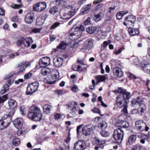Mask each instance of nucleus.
<instances>
[{"label": "nucleus", "mask_w": 150, "mask_h": 150, "mask_svg": "<svg viewBox=\"0 0 150 150\" xmlns=\"http://www.w3.org/2000/svg\"><path fill=\"white\" fill-rule=\"evenodd\" d=\"M115 92L121 93L117 97L116 105L118 108H122L127 104L126 99L130 98V93L127 92L125 89L121 88L116 90Z\"/></svg>", "instance_id": "1"}, {"label": "nucleus", "mask_w": 150, "mask_h": 150, "mask_svg": "<svg viewBox=\"0 0 150 150\" xmlns=\"http://www.w3.org/2000/svg\"><path fill=\"white\" fill-rule=\"evenodd\" d=\"M28 115L30 119L35 121H38L41 119L42 113L39 108L33 105L30 107Z\"/></svg>", "instance_id": "2"}, {"label": "nucleus", "mask_w": 150, "mask_h": 150, "mask_svg": "<svg viewBox=\"0 0 150 150\" xmlns=\"http://www.w3.org/2000/svg\"><path fill=\"white\" fill-rule=\"evenodd\" d=\"M85 29L83 25H81L76 28L74 31L70 34L69 39L72 40H74L78 39L80 36L81 31H85Z\"/></svg>", "instance_id": "3"}, {"label": "nucleus", "mask_w": 150, "mask_h": 150, "mask_svg": "<svg viewBox=\"0 0 150 150\" xmlns=\"http://www.w3.org/2000/svg\"><path fill=\"white\" fill-rule=\"evenodd\" d=\"M15 113V110H11L8 114L4 115L1 117L3 124L5 128L7 127L10 125L12 121L11 117Z\"/></svg>", "instance_id": "4"}, {"label": "nucleus", "mask_w": 150, "mask_h": 150, "mask_svg": "<svg viewBox=\"0 0 150 150\" xmlns=\"http://www.w3.org/2000/svg\"><path fill=\"white\" fill-rule=\"evenodd\" d=\"M124 135L123 130L121 128H118L114 130L112 137L117 142L120 143L122 141Z\"/></svg>", "instance_id": "5"}, {"label": "nucleus", "mask_w": 150, "mask_h": 150, "mask_svg": "<svg viewBox=\"0 0 150 150\" xmlns=\"http://www.w3.org/2000/svg\"><path fill=\"white\" fill-rule=\"evenodd\" d=\"M135 127L136 128L141 131L145 130L147 131L149 127L147 125L146 123L142 120H140L135 122Z\"/></svg>", "instance_id": "6"}, {"label": "nucleus", "mask_w": 150, "mask_h": 150, "mask_svg": "<svg viewBox=\"0 0 150 150\" xmlns=\"http://www.w3.org/2000/svg\"><path fill=\"white\" fill-rule=\"evenodd\" d=\"M39 84L37 82H35L29 84L27 88V94L30 95L33 93L38 89Z\"/></svg>", "instance_id": "7"}, {"label": "nucleus", "mask_w": 150, "mask_h": 150, "mask_svg": "<svg viewBox=\"0 0 150 150\" xmlns=\"http://www.w3.org/2000/svg\"><path fill=\"white\" fill-rule=\"evenodd\" d=\"M95 129V127L91 124H89L84 126L82 129L83 134L85 136L90 135Z\"/></svg>", "instance_id": "8"}, {"label": "nucleus", "mask_w": 150, "mask_h": 150, "mask_svg": "<svg viewBox=\"0 0 150 150\" xmlns=\"http://www.w3.org/2000/svg\"><path fill=\"white\" fill-rule=\"evenodd\" d=\"M47 7L46 4L44 2L35 4L33 6V10L35 11L40 12L45 10Z\"/></svg>", "instance_id": "9"}, {"label": "nucleus", "mask_w": 150, "mask_h": 150, "mask_svg": "<svg viewBox=\"0 0 150 150\" xmlns=\"http://www.w3.org/2000/svg\"><path fill=\"white\" fill-rule=\"evenodd\" d=\"M136 20V18L135 16L132 15H129L126 17L123 24L126 26L132 25L134 24Z\"/></svg>", "instance_id": "10"}, {"label": "nucleus", "mask_w": 150, "mask_h": 150, "mask_svg": "<svg viewBox=\"0 0 150 150\" xmlns=\"http://www.w3.org/2000/svg\"><path fill=\"white\" fill-rule=\"evenodd\" d=\"M78 103L76 102H69L67 105L68 107V110L71 114L72 115L75 114L77 111L75 105H77Z\"/></svg>", "instance_id": "11"}, {"label": "nucleus", "mask_w": 150, "mask_h": 150, "mask_svg": "<svg viewBox=\"0 0 150 150\" xmlns=\"http://www.w3.org/2000/svg\"><path fill=\"white\" fill-rule=\"evenodd\" d=\"M86 147L85 142L82 141H78L74 144V149L76 150H83Z\"/></svg>", "instance_id": "12"}, {"label": "nucleus", "mask_w": 150, "mask_h": 150, "mask_svg": "<svg viewBox=\"0 0 150 150\" xmlns=\"http://www.w3.org/2000/svg\"><path fill=\"white\" fill-rule=\"evenodd\" d=\"M50 59L49 57H44L40 59L39 62V64L41 67H44L49 65L50 63Z\"/></svg>", "instance_id": "13"}, {"label": "nucleus", "mask_w": 150, "mask_h": 150, "mask_svg": "<svg viewBox=\"0 0 150 150\" xmlns=\"http://www.w3.org/2000/svg\"><path fill=\"white\" fill-rule=\"evenodd\" d=\"M51 75L53 79V80L48 81V83L50 84H53L56 81V79L59 77V73L57 70H54L52 71L51 73Z\"/></svg>", "instance_id": "14"}, {"label": "nucleus", "mask_w": 150, "mask_h": 150, "mask_svg": "<svg viewBox=\"0 0 150 150\" xmlns=\"http://www.w3.org/2000/svg\"><path fill=\"white\" fill-rule=\"evenodd\" d=\"M94 40L92 38H89L85 41L84 43L83 47L86 49L89 50L93 47Z\"/></svg>", "instance_id": "15"}, {"label": "nucleus", "mask_w": 150, "mask_h": 150, "mask_svg": "<svg viewBox=\"0 0 150 150\" xmlns=\"http://www.w3.org/2000/svg\"><path fill=\"white\" fill-rule=\"evenodd\" d=\"M14 125L18 129H21L23 125V120L22 118H18L15 119L13 122Z\"/></svg>", "instance_id": "16"}, {"label": "nucleus", "mask_w": 150, "mask_h": 150, "mask_svg": "<svg viewBox=\"0 0 150 150\" xmlns=\"http://www.w3.org/2000/svg\"><path fill=\"white\" fill-rule=\"evenodd\" d=\"M105 12L103 10H101L98 13L94 14V21L97 22L101 20L104 16Z\"/></svg>", "instance_id": "17"}, {"label": "nucleus", "mask_w": 150, "mask_h": 150, "mask_svg": "<svg viewBox=\"0 0 150 150\" xmlns=\"http://www.w3.org/2000/svg\"><path fill=\"white\" fill-rule=\"evenodd\" d=\"M113 73L114 76L120 78L123 76V72L121 69L119 67H116L114 68L113 70Z\"/></svg>", "instance_id": "18"}, {"label": "nucleus", "mask_w": 150, "mask_h": 150, "mask_svg": "<svg viewBox=\"0 0 150 150\" xmlns=\"http://www.w3.org/2000/svg\"><path fill=\"white\" fill-rule=\"evenodd\" d=\"M53 62L54 66L58 67H60L62 64L63 59L61 57H56L54 59Z\"/></svg>", "instance_id": "19"}, {"label": "nucleus", "mask_w": 150, "mask_h": 150, "mask_svg": "<svg viewBox=\"0 0 150 150\" xmlns=\"http://www.w3.org/2000/svg\"><path fill=\"white\" fill-rule=\"evenodd\" d=\"M33 42L31 37H28L25 38H23V44L26 47H28L30 46L31 44Z\"/></svg>", "instance_id": "20"}, {"label": "nucleus", "mask_w": 150, "mask_h": 150, "mask_svg": "<svg viewBox=\"0 0 150 150\" xmlns=\"http://www.w3.org/2000/svg\"><path fill=\"white\" fill-rule=\"evenodd\" d=\"M25 21L28 24H30L33 21L34 16L31 13H28L25 16Z\"/></svg>", "instance_id": "21"}, {"label": "nucleus", "mask_w": 150, "mask_h": 150, "mask_svg": "<svg viewBox=\"0 0 150 150\" xmlns=\"http://www.w3.org/2000/svg\"><path fill=\"white\" fill-rule=\"evenodd\" d=\"M138 109V113L141 115H143L146 112V107L144 104L141 103Z\"/></svg>", "instance_id": "22"}, {"label": "nucleus", "mask_w": 150, "mask_h": 150, "mask_svg": "<svg viewBox=\"0 0 150 150\" xmlns=\"http://www.w3.org/2000/svg\"><path fill=\"white\" fill-rule=\"evenodd\" d=\"M91 6V4L85 5L81 9V13L83 14H85L88 13L90 11Z\"/></svg>", "instance_id": "23"}, {"label": "nucleus", "mask_w": 150, "mask_h": 150, "mask_svg": "<svg viewBox=\"0 0 150 150\" xmlns=\"http://www.w3.org/2000/svg\"><path fill=\"white\" fill-rule=\"evenodd\" d=\"M117 124H119V125L118 126L121 127V128H125L128 127L129 126V124L128 122L126 121L122 120L118 121Z\"/></svg>", "instance_id": "24"}, {"label": "nucleus", "mask_w": 150, "mask_h": 150, "mask_svg": "<svg viewBox=\"0 0 150 150\" xmlns=\"http://www.w3.org/2000/svg\"><path fill=\"white\" fill-rule=\"evenodd\" d=\"M45 19L44 16H40L38 17L36 20V24L38 25H40L43 24Z\"/></svg>", "instance_id": "25"}, {"label": "nucleus", "mask_w": 150, "mask_h": 150, "mask_svg": "<svg viewBox=\"0 0 150 150\" xmlns=\"http://www.w3.org/2000/svg\"><path fill=\"white\" fill-rule=\"evenodd\" d=\"M41 70V73L44 76H46L51 72V70L49 68L44 67Z\"/></svg>", "instance_id": "26"}, {"label": "nucleus", "mask_w": 150, "mask_h": 150, "mask_svg": "<svg viewBox=\"0 0 150 150\" xmlns=\"http://www.w3.org/2000/svg\"><path fill=\"white\" fill-rule=\"evenodd\" d=\"M96 143L98 145L101 146V149H103L104 146V144L106 143V141L105 140L100 139H95Z\"/></svg>", "instance_id": "27"}, {"label": "nucleus", "mask_w": 150, "mask_h": 150, "mask_svg": "<svg viewBox=\"0 0 150 150\" xmlns=\"http://www.w3.org/2000/svg\"><path fill=\"white\" fill-rule=\"evenodd\" d=\"M9 106L11 108H14L16 107L17 103L16 101L12 99L9 100L8 102Z\"/></svg>", "instance_id": "28"}, {"label": "nucleus", "mask_w": 150, "mask_h": 150, "mask_svg": "<svg viewBox=\"0 0 150 150\" xmlns=\"http://www.w3.org/2000/svg\"><path fill=\"white\" fill-rule=\"evenodd\" d=\"M128 31L131 36H134L138 34L139 33V32L137 29L129 28L128 29Z\"/></svg>", "instance_id": "29"}, {"label": "nucleus", "mask_w": 150, "mask_h": 150, "mask_svg": "<svg viewBox=\"0 0 150 150\" xmlns=\"http://www.w3.org/2000/svg\"><path fill=\"white\" fill-rule=\"evenodd\" d=\"M142 69L144 72L150 74V64H144L142 67Z\"/></svg>", "instance_id": "30"}, {"label": "nucleus", "mask_w": 150, "mask_h": 150, "mask_svg": "<svg viewBox=\"0 0 150 150\" xmlns=\"http://www.w3.org/2000/svg\"><path fill=\"white\" fill-rule=\"evenodd\" d=\"M97 28L96 26H90L86 29V32L88 33L92 34L96 31Z\"/></svg>", "instance_id": "31"}, {"label": "nucleus", "mask_w": 150, "mask_h": 150, "mask_svg": "<svg viewBox=\"0 0 150 150\" xmlns=\"http://www.w3.org/2000/svg\"><path fill=\"white\" fill-rule=\"evenodd\" d=\"M108 78V75L107 74H105L104 75H98L96 76V79L99 81H104Z\"/></svg>", "instance_id": "32"}, {"label": "nucleus", "mask_w": 150, "mask_h": 150, "mask_svg": "<svg viewBox=\"0 0 150 150\" xmlns=\"http://www.w3.org/2000/svg\"><path fill=\"white\" fill-rule=\"evenodd\" d=\"M137 136L135 135L132 134L130 136L128 139V142L130 144L134 143L136 140Z\"/></svg>", "instance_id": "33"}, {"label": "nucleus", "mask_w": 150, "mask_h": 150, "mask_svg": "<svg viewBox=\"0 0 150 150\" xmlns=\"http://www.w3.org/2000/svg\"><path fill=\"white\" fill-rule=\"evenodd\" d=\"M69 14L70 15V17L66 18H71L72 16H74L75 13V8L72 6H70L69 7Z\"/></svg>", "instance_id": "34"}, {"label": "nucleus", "mask_w": 150, "mask_h": 150, "mask_svg": "<svg viewBox=\"0 0 150 150\" xmlns=\"http://www.w3.org/2000/svg\"><path fill=\"white\" fill-rule=\"evenodd\" d=\"M128 12V11H122L120 12H118L117 14L116 17L119 20L121 19L123 16L126 14Z\"/></svg>", "instance_id": "35"}, {"label": "nucleus", "mask_w": 150, "mask_h": 150, "mask_svg": "<svg viewBox=\"0 0 150 150\" xmlns=\"http://www.w3.org/2000/svg\"><path fill=\"white\" fill-rule=\"evenodd\" d=\"M51 107V106L48 105H45L43 108L44 112L46 113H49L50 112Z\"/></svg>", "instance_id": "36"}, {"label": "nucleus", "mask_w": 150, "mask_h": 150, "mask_svg": "<svg viewBox=\"0 0 150 150\" xmlns=\"http://www.w3.org/2000/svg\"><path fill=\"white\" fill-rule=\"evenodd\" d=\"M20 143V139L16 137H14L12 140V143L13 145L15 146H18Z\"/></svg>", "instance_id": "37"}, {"label": "nucleus", "mask_w": 150, "mask_h": 150, "mask_svg": "<svg viewBox=\"0 0 150 150\" xmlns=\"http://www.w3.org/2000/svg\"><path fill=\"white\" fill-rule=\"evenodd\" d=\"M58 9L56 6L51 8L49 10V12L52 15H54L58 11Z\"/></svg>", "instance_id": "38"}, {"label": "nucleus", "mask_w": 150, "mask_h": 150, "mask_svg": "<svg viewBox=\"0 0 150 150\" xmlns=\"http://www.w3.org/2000/svg\"><path fill=\"white\" fill-rule=\"evenodd\" d=\"M100 133L101 136L104 137H108L110 134L108 132L104 130L101 131Z\"/></svg>", "instance_id": "39"}, {"label": "nucleus", "mask_w": 150, "mask_h": 150, "mask_svg": "<svg viewBox=\"0 0 150 150\" xmlns=\"http://www.w3.org/2000/svg\"><path fill=\"white\" fill-rule=\"evenodd\" d=\"M99 127L101 129H105L107 128L108 125L105 121H103L99 124Z\"/></svg>", "instance_id": "40"}, {"label": "nucleus", "mask_w": 150, "mask_h": 150, "mask_svg": "<svg viewBox=\"0 0 150 150\" xmlns=\"http://www.w3.org/2000/svg\"><path fill=\"white\" fill-rule=\"evenodd\" d=\"M20 110L21 114L24 115L26 113V108L25 106L23 105L20 108Z\"/></svg>", "instance_id": "41"}, {"label": "nucleus", "mask_w": 150, "mask_h": 150, "mask_svg": "<svg viewBox=\"0 0 150 150\" xmlns=\"http://www.w3.org/2000/svg\"><path fill=\"white\" fill-rule=\"evenodd\" d=\"M132 105L133 106H135L136 105H138L139 104V102L135 99H132L131 101Z\"/></svg>", "instance_id": "42"}, {"label": "nucleus", "mask_w": 150, "mask_h": 150, "mask_svg": "<svg viewBox=\"0 0 150 150\" xmlns=\"http://www.w3.org/2000/svg\"><path fill=\"white\" fill-rule=\"evenodd\" d=\"M91 21V17H88L84 21L83 24L85 25H90Z\"/></svg>", "instance_id": "43"}, {"label": "nucleus", "mask_w": 150, "mask_h": 150, "mask_svg": "<svg viewBox=\"0 0 150 150\" xmlns=\"http://www.w3.org/2000/svg\"><path fill=\"white\" fill-rule=\"evenodd\" d=\"M123 108L122 109V110L121 112H123V113L125 115H127L128 113L127 110V104L125 105V106H123Z\"/></svg>", "instance_id": "44"}, {"label": "nucleus", "mask_w": 150, "mask_h": 150, "mask_svg": "<svg viewBox=\"0 0 150 150\" xmlns=\"http://www.w3.org/2000/svg\"><path fill=\"white\" fill-rule=\"evenodd\" d=\"M66 47V44L64 42H62L57 47L58 48L61 49H64Z\"/></svg>", "instance_id": "45"}, {"label": "nucleus", "mask_w": 150, "mask_h": 150, "mask_svg": "<svg viewBox=\"0 0 150 150\" xmlns=\"http://www.w3.org/2000/svg\"><path fill=\"white\" fill-rule=\"evenodd\" d=\"M7 95H4L2 97H0V103L4 102L7 100Z\"/></svg>", "instance_id": "46"}, {"label": "nucleus", "mask_w": 150, "mask_h": 150, "mask_svg": "<svg viewBox=\"0 0 150 150\" xmlns=\"http://www.w3.org/2000/svg\"><path fill=\"white\" fill-rule=\"evenodd\" d=\"M10 81H11L10 80H8V83L9 85H8L7 84H6L3 87V88H4L5 90V91H7L9 89V86H10Z\"/></svg>", "instance_id": "47"}, {"label": "nucleus", "mask_w": 150, "mask_h": 150, "mask_svg": "<svg viewBox=\"0 0 150 150\" xmlns=\"http://www.w3.org/2000/svg\"><path fill=\"white\" fill-rule=\"evenodd\" d=\"M140 149V146L139 145L137 144L133 146L131 150H139Z\"/></svg>", "instance_id": "48"}, {"label": "nucleus", "mask_w": 150, "mask_h": 150, "mask_svg": "<svg viewBox=\"0 0 150 150\" xmlns=\"http://www.w3.org/2000/svg\"><path fill=\"white\" fill-rule=\"evenodd\" d=\"M26 63L25 61L22 62L17 65V67H25Z\"/></svg>", "instance_id": "49"}, {"label": "nucleus", "mask_w": 150, "mask_h": 150, "mask_svg": "<svg viewBox=\"0 0 150 150\" xmlns=\"http://www.w3.org/2000/svg\"><path fill=\"white\" fill-rule=\"evenodd\" d=\"M14 74H10L7 75H6L4 77V79L6 80L8 79L13 76Z\"/></svg>", "instance_id": "50"}, {"label": "nucleus", "mask_w": 150, "mask_h": 150, "mask_svg": "<svg viewBox=\"0 0 150 150\" xmlns=\"http://www.w3.org/2000/svg\"><path fill=\"white\" fill-rule=\"evenodd\" d=\"M23 38H22L18 40L16 42V44L17 45H20L22 43H23Z\"/></svg>", "instance_id": "51"}, {"label": "nucleus", "mask_w": 150, "mask_h": 150, "mask_svg": "<svg viewBox=\"0 0 150 150\" xmlns=\"http://www.w3.org/2000/svg\"><path fill=\"white\" fill-rule=\"evenodd\" d=\"M124 48L123 47H121L118 50L115 52V53L116 55L118 54H120L122 51L124 50Z\"/></svg>", "instance_id": "52"}, {"label": "nucleus", "mask_w": 150, "mask_h": 150, "mask_svg": "<svg viewBox=\"0 0 150 150\" xmlns=\"http://www.w3.org/2000/svg\"><path fill=\"white\" fill-rule=\"evenodd\" d=\"M32 74V73L30 72L28 73L24 76V78L25 79H29L31 76Z\"/></svg>", "instance_id": "53"}, {"label": "nucleus", "mask_w": 150, "mask_h": 150, "mask_svg": "<svg viewBox=\"0 0 150 150\" xmlns=\"http://www.w3.org/2000/svg\"><path fill=\"white\" fill-rule=\"evenodd\" d=\"M72 90L74 92H76L78 91V89L77 86L76 85L74 86L72 88Z\"/></svg>", "instance_id": "54"}, {"label": "nucleus", "mask_w": 150, "mask_h": 150, "mask_svg": "<svg viewBox=\"0 0 150 150\" xmlns=\"http://www.w3.org/2000/svg\"><path fill=\"white\" fill-rule=\"evenodd\" d=\"M60 24L59 23L57 22L54 23V24L52 25L51 26V28L52 29H53L54 28L56 27H57L59 25V24Z\"/></svg>", "instance_id": "55"}, {"label": "nucleus", "mask_w": 150, "mask_h": 150, "mask_svg": "<svg viewBox=\"0 0 150 150\" xmlns=\"http://www.w3.org/2000/svg\"><path fill=\"white\" fill-rule=\"evenodd\" d=\"M21 6V5H20L12 4L11 6V7L13 8H19Z\"/></svg>", "instance_id": "56"}, {"label": "nucleus", "mask_w": 150, "mask_h": 150, "mask_svg": "<svg viewBox=\"0 0 150 150\" xmlns=\"http://www.w3.org/2000/svg\"><path fill=\"white\" fill-rule=\"evenodd\" d=\"M18 55V53L16 52L11 54L9 56V58H10L13 59L14 57L15 56H17Z\"/></svg>", "instance_id": "57"}, {"label": "nucleus", "mask_w": 150, "mask_h": 150, "mask_svg": "<svg viewBox=\"0 0 150 150\" xmlns=\"http://www.w3.org/2000/svg\"><path fill=\"white\" fill-rule=\"evenodd\" d=\"M93 111L94 113H98L100 114L101 113L100 111L97 108H94L93 110Z\"/></svg>", "instance_id": "58"}, {"label": "nucleus", "mask_w": 150, "mask_h": 150, "mask_svg": "<svg viewBox=\"0 0 150 150\" xmlns=\"http://www.w3.org/2000/svg\"><path fill=\"white\" fill-rule=\"evenodd\" d=\"M3 28L4 30H9L10 28L9 25L7 24H5L3 26Z\"/></svg>", "instance_id": "59"}, {"label": "nucleus", "mask_w": 150, "mask_h": 150, "mask_svg": "<svg viewBox=\"0 0 150 150\" xmlns=\"http://www.w3.org/2000/svg\"><path fill=\"white\" fill-rule=\"evenodd\" d=\"M55 92L59 95H61L63 94V91L61 90H57L55 91Z\"/></svg>", "instance_id": "60"}, {"label": "nucleus", "mask_w": 150, "mask_h": 150, "mask_svg": "<svg viewBox=\"0 0 150 150\" xmlns=\"http://www.w3.org/2000/svg\"><path fill=\"white\" fill-rule=\"evenodd\" d=\"M150 88L148 87V90H147L145 93V95L148 96H150Z\"/></svg>", "instance_id": "61"}, {"label": "nucleus", "mask_w": 150, "mask_h": 150, "mask_svg": "<svg viewBox=\"0 0 150 150\" xmlns=\"http://www.w3.org/2000/svg\"><path fill=\"white\" fill-rule=\"evenodd\" d=\"M5 128L3 124L2 120H0V129H2Z\"/></svg>", "instance_id": "62"}, {"label": "nucleus", "mask_w": 150, "mask_h": 150, "mask_svg": "<svg viewBox=\"0 0 150 150\" xmlns=\"http://www.w3.org/2000/svg\"><path fill=\"white\" fill-rule=\"evenodd\" d=\"M138 113V109H133L131 111V113L132 114H135L137 113V112Z\"/></svg>", "instance_id": "63"}, {"label": "nucleus", "mask_w": 150, "mask_h": 150, "mask_svg": "<svg viewBox=\"0 0 150 150\" xmlns=\"http://www.w3.org/2000/svg\"><path fill=\"white\" fill-rule=\"evenodd\" d=\"M109 43L107 41H104L103 44V46L104 48H105L108 45Z\"/></svg>", "instance_id": "64"}]
</instances>
